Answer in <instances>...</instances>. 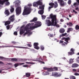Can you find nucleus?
I'll list each match as a JSON object with an SVG mask.
<instances>
[{
	"label": "nucleus",
	"instance_id": "f257e3e1",
	"mask_svg": "<svg viewBox=\"0 0 79 79\" xmlns=\"http://www.w3.org/2000/svg\"><path fill=\"white\" fill-rule=\"evenodd\" d=\"M50 17L51 19L52 26H55L57 24L56 15L51 14Z\"/></svg>",
	"mask_w": 79,
	"mask_h": 79
},
{
	"label": "nucleus",
	"instance_id": "f03ea898",
	"mask_svg": "<svg viewBox=\"0 0 79 79\" xmlns=\"http://www.w3.org/2000/svg\"><path fill=\"white\" fill-rule=\"evenodd\" d=\"M31 10H32L31 7H27L26 6H25L24 7L23 12V16H24V15H27L30 14L31 11Z\"/></svg>",
	"mask_w": 79,
	"mask_h": 79
},
{
	"label": "nucleus",
	"instance_id": "7ed1b4c3",
	"mask_svg": "<svg viewBox=\"0 0 79 79\" xmlns=\"http://www.w3.org/2000/svg\"><path fill=\"white\" fill-rule=\"evenodd\" d=\"M35 26H31L30 27V29L31 30H33L35 28H37L38 27H40L41 26V22H37L35 24Z\"/></svg>",
	"mask_w": 79,
	"mask_h": 79
},
{
	"label": "nucleus",
	"instance_id": "20e7f679",
	"mask_svg": "<svg viewBox=\"0 0 79 79\" xmlns=\"http://www.w3.org/2000/svg\"><path fill=\"white\" fill-rule=\"evenodd\" d=\"M42 5H43V3L40 0H39L36 2H35L33 3V6L35 7H37L39 5L41 6Z\"/></svg>",
	"mask_w": 79,
	"mask_h": 79
},
{
	"label": "nucleus",
	"instance_id": "39448f33",
	"mask_svg": "<svg viewBox=\"0 0 79 79\" xmlns=\"http://www.w3.org/2000/svg\"><path fill=\"white\" fill-rule=\"evenodd\" d=\"M15 11L16 15H20L21 13V7H17L16 8Z\"/></svg>",
	"mask_w": 79,
	"mask_h": 79
},
{
	"label": "nucleus",
	"instance_id": "423d86ee",
	"mask_svg": "<svg viewBox=\"0 0 79 79\" xmlns=\"http://www.w3.org/2000/svg\"><path fill=\"white\" fill-rule=\"evenodd\" d=\"M54 3L53 2H51L49 3V5L50 6H54V8H56L58 7V3H57V2H54Z\"/></svg>",
	"mask_w": 79,
	"mask_h": 79
},
{
	"label": "nucleus",
	"instance_id": "0eeeda50",
	"mask_svg": "<svg viewBox=\"0 0 79 79\" xmlns=\"http://www.w3.org/2000/svg\"><path fill=\"white\" fill-rule=\"evenodd\" d=\"M8 20L10 21L11 23L14 22V20H15V15H13L11 16L8 19Z\"/></svg>",
	"mask_w": 79,
	"mask_h": 79
},
{
	"label": "nucleus",
	"instance_id": "6e6552de",
	"mask_svg": "<svg viewBox=\"0 0 79 79\" xmlns=\"http://www.w3.org/2000/svg\"><path fill=\"white\" fill-rule=\"evenodd\" d=\"M6 47H13L14 48H25L26 49L27 48L26 47H21V46H6Z\"/></svg>",
	"mask_w": 79,
	"mask_h": 79
},
{
	"label": "nucleus",
	"instance_id": "1a4fd4ad",
	"mask_svg": "<svg viewBox=\"0 0 79 79\" xmlns=\"http://www.w3.org/2000/svg\"><path fill=\"white\" fill-rule=\"evenodd\" d=\"M58 2L59 3L60 6H64V2L62 0H57Z\"/></svg>",
	"mask_w": 79,
	"mask_h": 79
},
{
	"label": "nucleus",
	"instance_id": "9d476101",
	"mask_svg": "<svg viewBox=\"0 0 79 79\" xmlns=\"http://www.w3.org/2000/svg\"><path fill=\"white\" fill-rule=\"evenodd\" d=\"M52 74L53 76H56V77H60V76H61V74L57 72L53 73Z\"/></svg>",
	"mask_w": 79,
	"mask_h": 79
},
{
	"label": "nucleus",
	"instance_id": "9b49d317",
	"mask_svg": "<svg viewBox=\"0 0 79 79\" xmlns=\"http://www.w3.org/2000/svg\"><path fill=\"white\" fill-rule=\"evenodd\" d=\"M34 48L37 50H39V47L38 46L39 45V44L37 43H34Z\"/></svg>",
	"mask_w": 79,
	"mask_h": 79
},
{
	"label": "nucleus",
	"instance_id": "f8f14e48",
	"mask_svg": "<svg viewBox=\"0 0 79 79\" xmlns=\"http://www.w3.org/2000/svg\"><path fill=\"white\" fill-rule=\"evenodd\" d=\"M31 25V24L29 23L27 24L26 26L24 27L23 29L24 31H27L28 29H29V26L30 25Z\"/></svg>",
	"mask_w": 79,
	"mask_h": 79
},
{
	"label": "nucleus",
	"instance_id": "ddd939ff",
	"mask_svg": "<svg viewBox=\"0 0 79 79\" xmlns=\"http://www.w3.org/2000/svg\"><path fill=\"white\" fill-rule=\"evenodd\" d=\"M46 23L48 26H52V22L49 19H47L46 20Z\"/></svg>",
	"mask_w": 79,
	"mask_h": 79
},
{
	"label": "nucleus",
	"instance_id": "4468645a",
	"mask_svg": "<svg viewBox=\"0 0 79 79\" xmlns=\"http://www.w3.org/2000/svg\"><path fill=\"white\" fill-rule=\"evenodd\" d=\"M43 61V59L41 58L40 56H38L37 58H36L35 61H39V62H40V60Z\"/></svg>",
	"mask_w": 79,
	"mask_h": 79
},
{
	"label": "nucleus",
	"instance_id": "2eb2a0df",
	"mask_svg": "<svg viewBox=\"0 0 79 79\" xmlns=\"http://www.w3.org/2000/svg\"><path fill=\"white\" fill-rule=\"evenodd\" d=\"M62 40H64L65 42H66L67 43H68V41L70 40V38L69 37H68L67 38L64 37L62 39Z\"/></svg>",
	"mask_w": 79,
	"mask_h": 79
},
{
	"label": "nucleus",
	"instance_id": "dca6fc26",
	"mask_svg": "<svg viewBox=\"0 0 79 79\" xmlns=\"http://www.w3.org/2000/svg\"><path fill=\"white\" fill-rule=\"evenodd\" d=\"M23 64H24V63H18L16 64H14V66H15V68H16L17 67H18L19 65H23Z\"/></svg>",
	"mask_w": 79,
	"mask_h": 79
},
{
	"label": "nucleus",
	"instance_id": "f3484780",
	"mask_svg": "<svg viewBox=\"0 0 79 79\" xmlns=\"http://www.w3.org/2000/svg\"><path fill=\"white\" fill-rule=\"evenodd\" d=\"M58 71V68L56 67H54L53 68H51V71Z\"/></svg>",
	"mask_w": 79,
	"mask_h": 79
},
{
	"label": "nucleus",
	"instance_id": "a211bd4d",
	"mask_svg": "<svg viewBox=\"0 0 79 79\" xmlns=\"http://www.w3.org/2000/svg\"><path fill=\"white\" fill-rule=\"evenodd\" d=\"M20 4L21 2L19 0H17L16 1V2L15 4V6L17 7L19 6V5Z\"/></svg>",
	"mask_w": 79,
	"mask_h": 79
},
{
	"label": "nucleus",
	"instance_id": "6ab92c4d",
	"mask_svg": "<svg viewBox=\"0 0 79 79\" xmlns=\"http://www.w3.org/2000/svg\"><path fill=\"white\" fill-rule=\"evenodd\" d=\"M11 9L10 10V11L11 13H13L14 11H15V8H14V6H10Z\"/></svg>",
	"mask_w": 79,
	"mask_h": 79
},
{
	"label": "nucleus",
	"instance_id": "aec40b11",
	"mask_svg": "<svg viewBox=\"0 0 79 79\" xmlns=\"http://www.w3.org/2000/svg\"><path fill=\"white\" fill-rule=\"evenodd\" d=\"M65 31V30L64 28H61L59 30V32L61 34H63Z\"/></svg>",
	"mask_w": 79,
	"mask_h": 79
},
{
	"label": "nucleus",
	"instance_id": "412c9836",
	"mask_svg": "<svg viewBox=\"0 0 79 79\" xmlns=\"http://www.w3.org/2000/svg\"><path fill=\"white\" fill-rule=\"evenodd\" d=\"M77 2L74 3L73 4V6H79V0H76Z\"/></svg>",
	"mask_w": 79,
	"mask_h": 79
},
{
	"label": "nucleus",
	"instance_id": "4be33fe9",
	"mask_svg": "<svg viewBox=\"0 0 79 79\" xmlns=\"http://www.w3.org/2000/svg\"><path fill=\"white\" fill-rule=\"evenodd\" d=\"M78 66H79L78 64L76 63L73 64L72 65V68H77Z\"/></svg>",
	"mask_w": 79,
	"mask_h": 79
},
{
	"label": "nucleus",
	"instance_id": "5701e85b",
	"mask_svg": "<svg viewBox=\"0 0 79 79\" xmlns=\"http://www.w3.org/2000/svg\"><path fill=\"white\" fill-rule=\"evenodd\" d=\"M11 23V21L10 20H8L6 21L5 23V26H6L7 25H9Z\"/></svg>",
	"mask_w": 79,
	"mask_h": 79
},
{
	"label": "nucleus",
	"instance_id": "b1692460",
	"mask_svg": "<svg viewBox=\"0 0 79 79\" xmlns=\"http://www.w3.org/2000/svg\"><path fill=\"white\" fill-rule=\"evenodd\" d=\"M24 30L23 29H21L20 31V35H22L23 34H24L25 32Z\"/></svg>",
	"mask_w": 79,
	"mask_h": 79
},
{
	"label": "nucleus",
	"instance_id": "393cba45",
	"mask_svg": "<svg viewBox=\"0 0 79 79\" xmlns=\"http://www.w3.org/2000/svg\"><path fill=\"white\" fill-rule=\"evenodd\" d=\"M45 7V5H42L41 6H40L39 8L40 10H44V7Z\"/></svg>",
	"mask_w": 79,
	"mask_h": 79
},
{
	"label": "nucleus",
	"instance_id": "a878e982",
	"mask_svg": "<svg viewBox=\"0 0 79 79\" xmlns=\"http://www.w3.org/2000/svg\"><path fill=\"white\" fill-rule=\"evenodd\" d=\"M66 24L67 26H69L70 27H72L73 25L71 22L67 23Z\"/></svg>",
	"mask_w": 79,
	"mask_h": 79
},
{
	"label": "nucleus",
	"instance_id": "bb28decb",
	"mask_svg": "<svg viewBox=\"0 0 79 79\" xmlns=\"http://www.w3.org/2000/svg\"><path fill=\"white\" fill-rule=\"evenodd\" d=\"M5 15H7V16H8V15H10V12L8 10H6L5 11Z\"/></svg>",
	"mask_w": 79,
	"mask_h": 79
},
{
	"label": "nucleus",
	"instance_id": "cd10ccee",
	"mask_svg": "<svg viewBox=\"0 0 79 79\" xmlns=\"http://www.w3.org/2000/svg\"><path fill=\"white\" fill-rule=\"evenodd\" d=\"M44 70H48V71H51V68H47V67H44Z\"/></svg>",
	"mask_w": 79,
	"mask_h": 79
},
{
	"label": "nucleus",
	"instance_id": "c85d7f7f",
	"mask_svg": "<svg viewBox=\"0 0 79 79\" xmlns=\"http://www.w3.org/2000/svg\"><path fill=\"white\" fill-rule=\"evenodd\" d=\"M74 60V59H70L69 61V63L70 64H71L73 63V60Z\"/></svg>",
	"mask_w": 79,
	"mask_h": 79
},
{
	"label": "nucleus",
	"instance_id": "c756f323",
	"mask_svg": "<svg viewBox=\"0 0 79 79\" xmlns=\"http://www.w3.org/2000/svg\"><path fill=\"white\" fill-rule=\"evenodd\" d=\"M6 1V0H3L2 1L0 0V4H1V5H3L4 3Z\"/></svg>",
	"mask_w": 79,
	"mask_h": 79
},
{
	"label": "nucleus",
	"instance_id": "7c9ffc66",
	"mask_svg": "<svg viewBox=\"0 0 79 79\" xmlns=\"http://www.w3.org/2000/svg\"><path fill=\"white\" fill-rule=\"evenodd\" d=\"M38 13L40 15H43V14H44V10H39Z\"/></svg>",
	"mask_w": 79,
	"mask_h": 79
},
{
	"label": "nucleus",
	"instance_id": "2f4dec72",
	"mask_svg": "<svg viewBox=\"0 0 79 79\" xmlns=\"http://www.w3.org/2000/svg\"><path fill=\"white\" fill-rule=\"evenodd\" d=\"M11 61H18V59L16 58H12L11 59Z\"/></svg>",
	"mask_w": 79,
	"mask_h": 79
},
{
	"label": "nucleus",
	"instance_id": "473e14b6",
	"mask_svg": "<svg viewBox=\"0 0 79 79\" xmlns=\"http://www.w3.org/2000/svg\"><path fill=\"white\" fill-rule=\"evenodd\" d=\"M5 2H6V5L7 6H8L9 5H10V2H8V0H6V1H5Z\"/></svg>",
	"mask_w": 79,
	"mask_h": 79
},
{
	"label": "nucleus",
	"instance_id": "72a5a7b5",
	"mask_svg": "<svg viewBox=\"0 0 79 79\" xmlns=\"http://www.w3.org/2000/svg\"><path fill=\"white\" fill-rule=\"evenodd\" d=\"M25 76L26 77H30V76H31V74L29 73H26Z\"/></svg>",
	"mask_w": 79,
	"mask_h": 79
},
{
	"label": "nucleus",
	"instance_id": "f704fd0d",
	"mask_svg": "<svg viewBox=\"0 0 79 79\" xmlns=\"http://www.w3.org/2000/svg\"><path fill=\"white\" fill-rule=\"evenodd\" d=\"M37 20V18H34L33 19L30 21V22H34V21H36Z\"/></svg>",
	"mask_w": 79,
	"mask_h": 79
},
{
	"label": "nucleus",
	"instance_id": "c9c22d12",
	"mask_svg": "<svg viewBox=\"0 0 79 79\" xmlns=\"http://www.w3.org/2000/svg\"><path fill=\"white\" fill-rule=\"evenodd\" d=\"M75 29L77 31L79 29V26L78 25H77L75 26Z\"/></svg>",
	"mask_w": 79,
	"mask_h": 79
},
{
	"label": "nucleus",
	"instance_id": "e433bc0d",
	"mask_svg": "<svg viewBox=\"0 0 79 79\" xmlns=\"http://www.w3.org/2000/svg\"><path fill=\"white\" fill-rule=\"evenodd\" d=\"M69 78L70 79H76V77H75L73 76H70Z\"/></svg>",
	"mask_w": 79,
	"mask_h": 79
},
{
	"label": "nucleus",
	"instance_id": "4c0bfd02",
	"mask_svg": "<svg viewBox=\"0 0 79 79\" xmlns=\"http://www.w3.org/2000/svg\"><path fill=\"white\" fill-rule=\"evenodd\" d=\"M26 64H35V63H34L33 62H26Z\"/></svg>",
	"mask_w": 79,
	"mask_h": 79
},
{
	"label": "nucleus",
	"instance_id": "58836bf2",
	"mask_svg": "<svg viewBox=\"0 0 79 79\" xmlns=\"http://www.w3.org/2000/svg\"><path fill=\"white\" fill-rule=\"evenodd\" d=\"M48 35L51 37H53V34H51L50 33H49L48 34Z\"/></svg>",
	"mask_w": 79,
	"mask_h": 79
},
{
	"label": "nucleus",
	"instance_id": "ea45409f",
	"mask_svg": "<svg viewBox=\"0 0 79 79\" xmlns=\"http://www.w3.org/2000/svg\"><path fill=\"white\" fill-rule=\"evenodd\" d=\"M44 48H44V46H40V49H41V50H42V51L44 50Z\"/></svg>",
	"mask_w": 79,
	"mask_h": 79
},
{
	"label": "nucleus",
	"instance_id": "a19ab883",
	"mask_svg": "<svg viewBox=\"0 0 79 79\" xmlns=\"http://www.w3.org/2000/svg\"><path fill=\"white\" fill-rule=\"evenodd\" d=\"M53 8V6H50L49 7V8H48V11H50V9L51 8Z\"/></svg>",
	"mask_w": 79,
	"mask_h": 79
},
{
	"label": "nucleus",
	"instance_id": "79ce46f5",
	"mask_svg": "<svg viewBox=\"0 0 79 79\" xmlns=\"http://www.w3.org/2000/svg\"><path fill=\"white\" fill-rule=\"evenodd\" d=\"M68 30H69L70 31H71L73 30V28L72 27H70L68 28Z\"/></svg>",
	"mask_w": 79,
	"mask_h": 79
},
{
	"label": "nucleus",
	"instance_id": "37998d69",
	"mask_svg": "<svg viewBox=\"0 0 79 79\" xmlns=\"http://www.w3.org/2000/svg\"><path fill=\"white\" fill-rule=\"evenodd\" d=\"M69 55H72L74 54L73 52H68Z\"/></svg>",
	"mask_w": 79,
	"mask_h": 79
},
{
	"label": "nucleus",
	"instance_id": "c03bdc74",
	"mask_svg": "<svg viewBox=\"0 0 79 79\" xmlns=\"http://www.w3.org/2000/svg\"><path fill=\"white\" fill-rule=\"evenodd\" d=\"M66 35H67V33H66L62 34V37H64V36H65Z\"/></svg>",
	"mask_w": 79,
	"mask_h": 79
},
{
	"label": "nucleus",
	"instance_id": "a18cd8bd",
	"mask_svg": "<svg viewBox=\"0 0 79 79\" xmlns=\"http://www.w3.org/2000/svg\"><path fill=\"white\" fill-rule=\"evenodd\" d=\"M77 62L79 63V56H78L76 59Z\"/></svg>",
	"mask_w": 79,
	"mask_h": 79
},
{
	"label": "nucleus",
	"instance_id": "49530a36",
	"mask_svg": "<svg viewBox=\"0 0 79 79\" xmlns=\"http://www.w3.org/2000/svg\"><path fill=\"white\" fill-rule=\"evenodd\" d=\"M42 19H45V18H46V16L45 15H42Z\"/></svg>",
	"mask_w": 79,
	"mask_h": 79
},
{
	"label": "nucleus",
	"instance_id": "de8ad7c7",
	"mask_svg": "<svg viewBox=\"0 0 79 79\" xmlns=\"http://www.w3.org/2000/svg\"><path fill=\"white\" fill-rule=\"evenodd\" d=\"M21 61H27V59H20Z\"/></svg>",
	"mask_w": 79,
	"mask_h": 79
},
{
	"label": "nucleus",
	"instance_id": "09e8293b",
	"mask_svg": "<svg viewBox=\"0 0 79 79\" xmlns=\"http://www.w3.org/2000/svg\"><path fill=\"white\" fill-rule=\"evenodd\" d=\"M6 27L7 30H9V29H10V25H8L6 26Z\"/></svg>",
	"mask_w": 79,
	"mask_h": 79
},
{
	"label": "nucleus",
	"instance_id": "8fccbe9b",
	"mask_svg": "<svg viewBox=\"0 0 79 79\" xmlns=\"http://www.w3.org/2000/svg\"><path fill=\"white\" fill-rule=\"evenodd\" d=\"M11 43L12 44H17V42L15 41H12Z\"/></svg>",
	"mask_w": 79,
	"mask_h": 79
},
{
	"label": "nucleus",
	"instance_id": "3c124183",
	"mask_svg": "<svg viewBox=\"0 0 79 79\" xmlns=\"http://www.w3.org/2000/svg\"><path fill=\"white\" fill-rule=\"evenodd\" d=\"M49 73L48 72H45L44 73V75H48Z\"/></svg>",
	"mask_w": 79,
	"mask_h": 79
},
{
	"label": "nucleus",
	"instance_id": "603ef678",
	"mask_svg": "<svg viewBox=\"0 0 79 79\" xmlns=\"http://www.w3.org/2000/svg\"><path fill=\"white\" fill-rule=\"evenodd\" d=\"M43 58L44 60H47V57L46 56H44L43 57Z\"/></svg>",
	"mask_w": 79,
	"mask_h": 79
},
{
	"label": "nucleus",
	"instance_id": "864d4df0",
	"mask_svg": "<svg viewBox=\"0 0 79 79\" xmlns=\"http://www.w3.org/2000/svg\"><path fill=\"white\" fill-rule=\"evenodd\" d=\"M74 75H75V76H79V73H74Z\"/></svg>",
	"mask_w": 79,
	"mask_h": 79
},
{
	"label": "nucleus",
	"instance_id": "5fc2aeb1",
	"mask_svg": "<svg viewBox=\"0 0 79 79\" xmlns=\"http://www.w3.org/2000/svg\"><path fill=\"white\" fill-rule=\"evenodd\" d=\"M14 35H18V33L17 32V31L14 32Z\"/></svg>",
	"mask_w": 79,
	"mask_h": 79
},
{
	"label": "nucleus",
	"instance_id": "6e6d98bb",
	"mask_svg": "<svg viewBox=\"0 0 79 79\" xmlns=\"http://www.w3.org/2000/svg\"><path fill=\"white\" fill-rule=\"evenodd\" d=\"M27 46H28V47H32V45H31L29 44H27Z\"/></svg>",
	"mask_w": 79,
	"mask_h": 79
},
{
	"label": "nucleus",
	"instance_id": "4d7b16f0",
	"mask_svg": "<svg viewBox=\"0 0 79 79\" xmlns=\"http://www.w3.org/2000/svg\"><path fill=\"white\" fill-rule=\"evenodd\" d=\"M6 65L8 66V65H12V63H8L6 64Z\"/></svg>",
	"mask_w": 79,
	"mask_h": 79
},
{
	"label": "nucleus",
	"instance_id": "13d9d810",
	"mask_svg": "<svg viewBox=\"0 0 79 79\" xmlns=\"http://www.w3.org/2000/svg\"><path fill=\"white\" fill-rule=\"evenodd\" d=\"M70 51H71L74 54V49L73 48H71Z\"/></svg>",
	"mask_w": 79,
	"mask_h": 79
},
{
	"label": "nucleus",
	"instance_id": "bf43d9fd",
	"mask_svg": "<svg viewBox=\"0 0 79 79\" xmlns=\"http://www.w3.org/2000/svg\"><path fill=\"white\" fill-rule=\"evenodd\" d=\"M72 71L73 72H76V71L77 72V70H76V69H73Z\"/></svg>",
	"mask_w": 79,
	"mask_h": 79
},
{
	"label": "nucleus",
	"instance_id": "052dcab7",
	"mask_svg": "<svg viewBox=\"0 0 79 79\" xmlns=\"http://www.w3.org/2000/svg\"><path fill=\"white\" fill-rule=\"evenodd\" d=\"M68 3L69 4H71V0H69L68 2Z\"/></svg>",
	"mask_w": 79,
	"mask_h": 79
},
{
	"label": "nucleus",
	"instance_id": "680f3d73",
	"mask_svg": "<svg viewBox=\"0 0 79 79\" xmlns=\"http://www.w3.org/2000/svg\"><path fill=\"white\" fill-rule=\"evenodd\" d=\"M5 58H4L3 57L0 56V59H1V60H3Z\"/></svg>",
	"mask_w": 79,
	"mask_h": 79
},
{
	"label": "nucleus",
	"instance_id": "e2e57ef3",
	"mask_svg": "<svg viewBox=\"0 0 79 79\" xmlns=\"http://www.w3.org/2000/svg\"><path fill=\"white\" fill-rule=\"evenodd\" d=\"M63 42H64V41H63L62 40H60V42H59V44H63Z\"/></svg>",
	"mask_w": 79,
	"mask_h": 79
},
{
	"label": "nucleus",
	"instance_id": "0e129e2a",
	"mask_svg": "<svg viewBox=\"0 0 79 79\" xmlns=\"http://www.w3.org/2000/svg\"><path fill=\"white\" fill-rule=\"evenodd\" d=\"M40 60V63H42V64H45V62H43L42 61V60Z\"/></svg>",
	"mask_w": 79,
	"mask_h": 79
},
{
	"label": "nucleus",
	"instance_id": "69168bd1",
	"mask_svg": "<svg viewBox=\"0 0 79 79\" xmlns=\"http://www.w3.org/2000/svg\"><path fill=\"white\" fill-rule=\"evenodd\" d=\"M55 26H56V27H60V26L58 24L56 25H55Z\"/></svg>",
	"mask_w": 79,
	"mask_h": 79
},
{
	"label": "nucleus",
	"instance_id": "338daca9",
	"mask_svg": "<svg viewBox=\"0 0 79 79\" xmlns=\"http://www.w3.org/2000/svg\"><path fill=\"white\" fill-rule=\"evenodd\" d=\"M73 12H74L75 13H77V12H76V10H73Z\"/></svg>",
	"mask_w": 79,
	"mask_h": 79
},
{
	"label": "nucleus",
	"instance_id": "774afa93",
	"mask_svg": "<svg viewBox=\"0 0 79 79\" xmlns=\"http://www.w3.org/2000/svg\"><path fill=\"white\" fill-rule=\"evenodd\" d=\"M28 66H27V65H23V67H27Z\"/></svg>",
	"mask_w": 79,
	"mask_h": 79
}]
</instances>
